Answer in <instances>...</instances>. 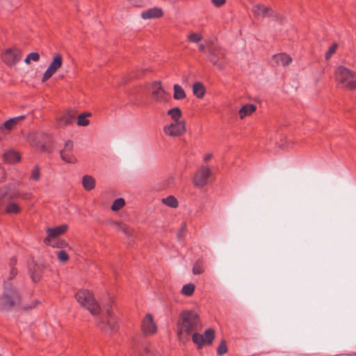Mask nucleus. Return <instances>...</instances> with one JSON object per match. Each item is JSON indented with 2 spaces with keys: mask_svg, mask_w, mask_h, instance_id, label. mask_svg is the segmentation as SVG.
<instances>
[{
  "mask_svg": "<svg viewBox=\"0 0 356 356\" xmlns=\"http://www.w3.org/2000/svg\"><path fill=\"white\" fill-rule=\"evenodd\" d=\"M204 335V340L206 344L210 345L212 343L215 338L214 330L209 328L205 330Z\"/></svg>",
  "mask_w": 356,
  "mask_h": 356,
  "instance_id": "nucleus-27",
  "label": "nucleus"
},
{
  "mask_svg": "<svg viewBox=\"0 0 356 356\" xmlns=\"http://www.w3.org/2000/svg\"><path fill=\"white\" fill-rule=\"evenodd\" d=\"M335 79L339 87L348 90H356L355 72L340 65L336 70Z\"/></svg>",
  "mask_w": 356,
  "mask_h": 356,
  "instance_id": "nucleus-3",
  "label": "nucleus"
},
{
  "mask_svg": "<svg viewBox=\"0 0 356 356\" xmlns=\"http://www.w3.org/2000/svg\"><path fill=\"white\" fill-rule=\"evenodd\" d=\"M24 116H18L15 118H13L7 121H6L3 124L0 125V133H4V130H7L10 131L13 127L22 119H24Z\"/></svg>",
  "mask_w": 356,
  "mask_h": 356,
  "instance_id": "nucleus-18",
  "label": "nucleus"
},
{
  "mask_svg": "<svg viewBox=\"0 0 356 356\" xmlns=\"http://www.w3.org/2000/svg\"><path fill=\"white\" fill-rule=\"evenodd\" d=\"M75 298L81 307L86 308L92 314L99 313L100 307L90 291L79 290L75 294Z\"/></svg>",
  "mask_w": 356,
  "mask_h": 356,
  "instance_id": "nucleus-4",
  "label": "nucleus"
},
{
  "mask_svg": "<svg viewBox=\"0 0 356 356\" xmlns=\"http://www.w3.org/2000/svg\"><path fill=\"white\" fill-rule=\"evenodd\" d=\"M151 98L154 103L164 104L168 102L171 97L165 92L160 81H154L151 85Z\"/></svg>",
  "mask_w": 356,
  "mask_h": 356,
  "instance_id": "nucleus-7",
  "label": "nucleus"
},
{
  "mask_svg": "<svg viewBox=\"0 0 356 356\" xmlns=\"http://www.w3.org/2000/svg\"><path fill=\"white\" fill-rule=\"evenodd\" d=\"M22 303L20 292L15 288H6L0 296V309L11 312L18 309Z\"/></svg>",
  "mask_w": 356,
  "mask_h": 356,
  "instance_id": "nucleus-2",
  "label": "nucleus"
},
{
  "mask_svg": "<svg viewBox=\"0 0 356 356\" xmlns=\"http://www.w3.org/2000/svg\"><path fill=\"white\" fill-rule=\"evenodd\" d=\"M186 224L184 223L177 233V237L179 238V239H181L183 238L184 234L186 232Z\"/></svg>",
  "mask_w": 356,
  "mask_h": 356,
  "instance_id": "nucleus-44",
  "label": "nucleus"
},
{
  "mask_svg": "<svg viewBox=\"0 0 356 356\" xmlns=\"http://www.w3.org/2000/svg\"><path fill=\"white\" fill-rule=\"evenodd\" d=\"M227 352V347L226 341L225 340H222L217 348V353L219 355H222L225 354Z\"/></svg>",
  "mask_w": 356,
  "mask_h": 356,
  "instance_id": "nucleus-39",
  "label": "nucleus"
},
{
  "mask_svg": "<svg viewBox=\"0 0 356 356\" xmlns=\"http://www.w3.org/2000/svg\"><path fill=\"white\" fill-rule=\"evenodd\" d=\"M193 92L196 97L199 99L202 98L205 94V88L204 85L200 82L194 83L193 85Z\"/></svg>",
  "mask_w": 356,
  "mask_h": 356,
  "instance_id": "nucleus-23",
  "label": "nucleus"
},
{
  "mask_svg": "<svg viewBox=\"0 0 356 356\" xmlns=\"http://www.w3.org/2000/svg\"><path fill=\"white\" fill-rule=\"evenodd\" d=\"M28 56L29 58H30L31 60H32L35 62L38 61L40 59V54L37 52L30 53L29 54H28Z\"/></svg>",
  "mask_w": 356,
  "mask_h": 356,
  "instance_id": "nucleus-43",
  "label": "nucleus"
},
{
  "mask_svg": "<svg viewBox=\"0 0 356 356\" xmlns=\"http://www.w3.org/2000/svg\"><path fill=\"white\" fill-rule=\"evenodd\" d=\"M213 157V154L211 153H208L204 157V161L207 162L208 161H209L211 158Z\"/></svg>",
  "mask_w": 356,
  "mask_h": 356,
  "instance_id": "nucleus-48",
  "label": "nucleus"
},
{
  "mask_svg": "<svg viewBox=\"0 0 356 356\" xmlns=\"http://www.w3.org/2000/svg\"><path fill=\"white\" fill-rule=\"evenodd\" d=\"M31 179L38 181L40 179V169L38 166H35L33 169L32 170L31 175Z\"/></svg>",
  "mask_w": 356,
  "mask_h": 356,
  "instance_id": "nucleus-41",
  "label": "nucleus"
},
{
  "mask_svg": "<svg viewBox=\"0 0 356 356\" xmlns=\"http://www.w3.org/2000/svg\"><path fill=\"white\" fill-rule=\"evenodd\" d=\"M256 110V106L253 104H246L242 106L239 110L238 114L241 119L252 114Z\"/></svg>",
  "mask_w": 356,
  "mask_h": 356,
  "instance_id": "nucleus-21",
  "label": "nucleus"
},
{
  "mask_svg": "<svg viewBox=\"0 0 356 356\" xmlns=\"http://www.w3.org/2000/svg\"><path fill=\"white\" fill-rule=\"evenodd\" d=\"M211 174L210 168L207 166L201 167L195 174L193 184L195 186L202 188L207 184V180Z\"/></svg>",
  "mask_w": 356,
  "mask_h": 356,
  "instance_id": "nucleus-10",
  "label": "nucleus"
},
{
  "mask_svg": "<svg viewBox=\"0 0 356 356\" xmlns=\"http://www.w3.org/2000/svg\"><path fill=\"white\" fill-rule=\"evenodd\" d=\"M273 59L277 65L286 66L292 62L291 57L284 53L274 55Z\"/></svg>",
  "mask_w": 356,
  "mask_h": 356,
  "instance_id": "nucleus-17",
  "label": "nucleus"
},
{
  "mask_svg": "<svg viewBox=\"0 0 356 356\" xmlns=\"http://www.w3.org/2000/svg\"><path fill=\"white\" fill-rule=\"evenodd\" d=\"M211 1L216 7H220L225 3V0H211Z\"/></svg>",
  "mask_w": 356,
  "mask_h": 356,
  "instance_id": "nucleus-46",
  "label": "nucleus"
},
{
  "mask_svg": "<svg viewBox=\"0 0 356 356\" xmlns=\"http://www.w3.org/2000/svg\"><path fill=\"white\" fill-rule=\"evenodd\" d=\"M226 53L221 47L212 44L208 49V59L219 70H224L227 64L225 58Z\"/></svg>",
  "mask_w": 356,
  "mask_h": 356,
  "instance_id": "nucleus-5",
  "label": "nucleus"
},
{
  "mask_svg": "<svg viewBox=\"0 0 356 356\" xmlns=\"http://www.w3.org/2000/svg\"><path fill=\"white\" fill-rule=\"evenodd\" d=\"M57 257L60 262H66L69 259L68 254L65 250H59L57 252Z\"/></svg>",
  "mask_w": 356,
  "mask_h": 356,
  "instance_id": "nucleus-40",
  "label": "nucleus"
},
{
  "mask_svg": "<svg viewBox=\"0 0 356 356\" xmlns=\"http://www.w3.org/2000/svg\"><path fill=\"white\" fill-rule=\"evenodd\" d=\"M195 285L192 283H189L183 286L181 289V293L186 296H191L195 291Z\"/></svg>",
  "mask_w": 356,
  "mask_h": 356,
  "instance_id": "nucleus-31",
  "label": "nucleus"
},
{
  "mask_svg": "<svg viewBox=\"0 0 356 356\" xmlns=\"http://www.w3.org/2000/svg\"><path fill=\"white\" fill-rule=\"evenodd\" d=\"M67 230V225H61L53 228H48L47 229V236L44 240V243L49 245L52 238L63 234Z\"/></svg>",
  "mask_w": 356,
  "mask_h": 356,
  "instance_id": "nucleus-14",
  "label": "nucleus"
},
{
  "mask_svg": "<svg viewBox=\"0 0 356 356\" xmlns=\"http://www.w3.org/2000/svg\"><path fill=\"white\" fill-rule=\"evenodd\" d=\"M204 271L203 262L202 260L198 259L193 267V273L194 275H200Z\"/></svg>",
  "mask_w": 356,
  "mask_h": 356,
  "instance_id": "nucleus-34",
  "label": "nucleus"
},
{
  "mask_svg": "<svg viewBox=\"0 0 356 356\" xmlns=\"http://www.w3.org/2000/svg\"><path fill=\"white\" fill-rule=\"evenodd\" d=\"M187 39L190 42L197 43L202 40V36L200 33H191L187 36Z\"/></svg>",
  "mask_w": 356,
  "mask_h": 356,
  "instance_id": "nucleus-36",
  "label": "nucleus"
},
{
  "mask_svg": "<svg viewBox=\"0 0 356 356\" xmlns=\"http://www.w3.org/2000/svg\"><path fill=\"white\" fill-rule=\"evenodd\" d=\"M138 356H161L160 353L151 347H145Z\"/></svg>",
  "mask_w": 356,
  "mask_h": 356,
  "instance_id": "nucleus-32",
  "label": "nucleus"
},
{
  "mask_svg": "<svg viewBox=\"0 0 356 356\" xmlns=\"http://www.w3.org/2000/svg\"><path fill=\"white\" fill-rule=\"evenodd\" d=\"M38 304H39L38 300L31 301L30 303H28L26 305H21V306L18 308V309L20 311L24 312H28L31 311V309H33V308H35Z\"/></svg>",
  "mask_w": 356,
  "mask_h": 356,
  "instance_id": "nucleus-35",
  "label": "nucleus"
},
{
  "mask_svg": "<svg viewBox=\"0 0 356 356\" xmlns=\"http://www.w3.org/2000/svg\"><path fill=\"white\" fill-rule=\"evenodd\" d=\"M141 330L146 336L153 335L157 331V325L151 314H147L141 323Z\"/></svg>",
  "mask_w": 356,
  "mask_h": 356,
  "instance_id": "nucleus-11",
  "label": "nucleus"
},
{
  "mask_svg": "<svg viewBox=\"0 0 356 356\" xmlns=\"http://www.w3.org/2000/svg\"><path fill=\"white\" fill-rule=\"evenodd\" d=\"M4 159L9 163H15L20 160L19 154L15 151H8L4 154Z\"/></svg>",
  "mask_w": 356,
  "mask_h": 356,
  "instance_id": "nucleus-24",
  "label": "nucleus"
},
{
  "mask_svg": "<svg viewBox=\"0 0 356 356\" xmlns=\"http://www.w3.org/2000/svg\"><path fill=\"white\" fill-rule=\"evenodd\" d=\"M82 185L85 190L91 191L95 187V179L90 175H84L82 179Z\"/></svg>",
  "mask_w": 356,
  "mask_h": 356,
  "instance_id": "nucleus-22",
  "label": "nucleus"
},
{
  "mask_svg": "<svg viewBox=\"0 0 356 356\" xmlns=\"http://www.w3.org/2000/svg\"><path fill=\"white\" fill-rule=\"evenodd\" d=\"M16 263H17V259L15 257H12L10 259V268H11L12 266H15L16 265Z\"/></svg>",
  "mask_w": 356,
  "mask_h": 356,
  "instance_id": "nucleus-47",
  "label": "nucleus"
},
{
  "mask_svg": "<svg viewBox=\"0 0 356 356\" xmlns=\"http://www.w3.org/2000/svg\"><path fill=\"white\" fill-rule=\"evenodd\" d=\"M163 13L161 8H149L141 13V17L144 19L160 18L163 16Z\"/></svg>",
  "mask_w": 356,
  "mask_h": 356,
  "instance_id": "nucleus-16",
  "label": "nucleus"
},
{
  "mask_svg": "<svg viewBox=\"0 0 356 356\" xmlns=\"http://www.w3.org/2000/svg\"><path fill=\"white\" fill-rule=\"evenodd\" d=\"M34 268H35V269L33 270L30 269L31 276L33 281L34 282H37L40 280V278L41 277V273L40 270H38L39 267L38 266H35Z\"/></svg>",
  "mask_w": 356,
  "mask_h": 356,
  "instance_id": "nucleus-38",
  "label": "nucleus"
},
{
  "mask_svg": "<svg viewBox=\"0 0 356 356\" xmlns=\"http://www.w3.org/2000/svg\"><path fill=\"white\" fill-rule=\"evenodd\" d=\"M168 115L170 116V118H172V120H174V122H180L179 119L182 115V113L179 108L175 107L172 109H170L168 111Z\"/></svg>",
  "mask_w": 356,
  "mask_h": 356,
  "instance_id": "nucleus-26",
  "label": "nucleus"
},
{
  "mask_svg": "<svg viewBox=\"0 0 356 356\" xmlns=\"http://www.w3.org/2000/svg\"><path fill=\"white\" fill-rule=\"evenodd\" d=\"M4 63L9 66H12L17 63L21 58V53L17 49H7L2 56Z\"/></svg>",
  "mask_w": 356,
  "mask_h": 356,
  "instance_id": "nucleus-13",
  "label": "nucleus"
},
{
  "mask_svg": "<svg viewBox=\"0 0 356 356\" xmlns=\"http://www.w3.org/2000/svg\"><path fill=\"white\" fill-rule=\"evenodd\" d=\"M73 146V142L69 140L65 142L63 149L60 152L61 159L69 163L76 162V159L72 153Z\"/></svg>",
  "mask_w": 356,
  "mask_h": 356,
  "instance_id": "nucleus-12",
  "label": "nucleus"
},
{
  "mask_svg": "<svg viewBox=\"0 0 356 356\" xmlns=\"http://www.w3.org/2000/svg\"><path fill=\"white\" fill-rule=\"evenodd\" d=\"M192 340L198 346V347H202L204 345H206L204 340V335L202 334L197 333L194 332L192 334Z\"/></svg>",
  "mask_w": 356,
  "mask_h": 356,
  "instance_id": "nucleus-29",
  "label": "nucleus"
},
{
  "mask_svg": "<svg viewBox=\"0 0 356 356\" xmlns=\"http://www.w3.org/2000/svg\"><path fill=\"white\" fill-rule=\"evenodd\" d=\"M252 10L256 16H261L262 17L272 16L273 15V11L270 8L261 4L254 6Z\"/></svg>",
  "mask_w": 356,
  "mask_h": 356,
  "instance_id": "nucleus-15",
  "label": "nucleus"
},
{
  "mask_svg": "<svg viewBox=\"0 0 356 356\" xmlns=\"http://www.w3.org/2000/svg\"><path fill=\"white\" fill-rule=\"evenodd\" d=\"M173 97L175 99L181 100L186 98V93L184 89L179 84H175L173 86Z\"/></svg>",
  "mask_w": 356,
  "mask_h": 356,
  "instance_id": "nucleus-25",
  "label": "nucleus"
},
{
  "mask_svg": "<svg viewBox=\"0 0 356 356\" xmlns=\"http://www.w3.org/2000/svg\"><path fill=\"white\" fill-rule=\"evenodd\" d=\"M199 50H200V51L204 52V50H205V46H204V44H201L199 46Z\"/></svg>",
  "mask_w": 356,
  "mask_h": 356,
  "instance_id": "nucleus-49",
  "label": "nucleus"
},
{
  "mask_svg": "<svg viewBox=\"0 0 356 356\" xmlns=\"http://www.w3.org/2000/svg\"><path fill=\"white\" fill-rule=\"evenodd\" d=\"M75 118V114L72 112H68L63 115L57 120L58 126L63 127L73 123Z\"/></svg>",
  "mask_w": 356,
  "mask_h": 356,
  "instance_id": "nucleus-19",
  "label": "nucleus"
},
{
  "mask_svg": "<svg viewBox=\"0 0 356 356\" xmlns=\"http://www.w3.org/2000/svg\"><path fill=\"white\" fill-rule=\"evenodd\" d=\"M125 205V201L123 198L120 197L115 200L111 205V209L114 211H119Z\"/></svg>",
  "mask_w": 356,
  "mask_h": 356,
  "instance_id": "nucleus-33",
  "label": "nucleus"
},
{
  "mask_svg": "<svg viewBox=\"0 0 356 356\" xmlns=\"http://www.w3.org/2000/svg\"><path fill=\"white\" fill-rule=\"evenodd\" d=\"M63 65V57L60 54H56L49 65L47 70L44 72L42 81L45 82L49 79Z\"/></svg>",
  "mask_w": 356,
  "mask_h": 356,
  "instance_id": "nucleus-8",
  "label": "nucleus"
},
{
  "mask_svg": "<svg viewBox=\"0 0 356 356\" xmlns=\"http://www.w3.org/2000/svg\"><path fill=\"white\" fill-rule=\"evenodd\" d=\"M337 48V44H332L328 49V51L325 54V59L328 60L336 52Z\"/></svg>",
  "mask_w": 356,
  "mask_h": 356,
  "instance_id": "nucleus-42",
  "label": "nucleus"
},
{
  "mask_svg": "<svg viewBox=\"0 0 356 356\" xmlns=\"http://www.w3.org/2000/svg\"><path fill=\"white\" fill-rule=\"evenodd\" d=\"M17 269L15 267L12 266L10 270L9 279L11 280L14 278L17 275Z\"/></svg>",
  "mask_w": 356,
  "mask_h": 356,
  "instance_id": "nucleus-45",
  "label": "nucleus"
},
{
  "mask_svg": "<svg viewBox=\"0 0 356 356\" xmlns=\"http://www.w3.org/2000/svg\"><path fill=\"white\" fill-rule=\"evenodd\" d=\"M6 211L8 213H17L20 211V208L15 203H10L8 204Z\"/></svg>",
  "mask_w": 356,
  "mask_h": 356,
  "instance_id": "nucleus-37",
  "label": "nucleus"
},
{
  "mask_svg": "<svg viewBox=\"0 0 356 356\" xmlns=\"http://www.w3.org/2000/svg\"><path fill=\"white\" fill-rule=\"evenodd\" d=\"M162 202L171 208H177L179 205L178 200L172 195L163 198Z\"/></svg>",
  "mask_w": 356,
  "mask_h": 356,
  "instance_id": "nucleus-28",
  "label": "nucleus"
},
{
  "mask_svg": "<svg viewBox=\"0 0 356 356\" xmlns=\"http://www.w3.org/2000/svg\"><path fill=\"white\" fill-rule=\"evenodd\" d=\"M91 115L90 113H84L78 116L77 118V124L79 126L85 127L89 124L90 121L87 119V117Z\"/></svg>",
  "mask_w": 356,
  "mask_h": 356,
  "instance_id": "nucleus-30",
  "label": "nucleus"
},
{
  "mask_svg": "<svg viewBox=\"0 0 356 356\" xmlns=\"http://www.w3.org/2000/svg\"><path fill=\"white\" fill-rule=\"evenodd\" d=\"M164 133L170 136L176 137L184 134L186 132V123L182 122H174L163 127Z\"/></svg>",
  "mask_w": 356,
  "mask_h": 356,
  "instance_id": "nucleus-9",
  "label": "nucleus"
},
{
  "mask_svg": "<svg viewBox=\"0 0 356 356\" xmlns=\"http://www.w3.org/2000/svg\"><path fill=\"white\" fill-rule=\"evenodd\" d=\"M26 64H30L31 60L29 58V56L27 55L26 58L24 60Z\"/></svg>",
  "mask_w": 356,
  "mask_h": 356,
  "instance_id": "nucleus-50",
  "label": "nucleus"
},
{
  "mask_svg": "<svg viewBox=\"0 0 356 356\" xmlns=\"http://www.w3.org/2000/svg\"><path fill=\"white\" fill-rule=\"evenodd\" d=\"M112 303L113 300H109V304L106 307V316L102 320L101 325H99L101 329L108 332H116L118 329L117 318L112 312Z\"/></svg>",
  "mask_w": 356,
  "mask_h": 356,
  "instance_id": "nucleus-6",
  "label": "nucleus"
},
{
  "mask_svg": "<svg viewBox=\"0 0 356 356\" xmlns=\"http://www.w3.org/2000/svg\"><path fill=\"white\" fill-rule=\"evenodd\" d=\"M198 314L193 310H183L177 321V336L181 341H187L191 334L200 327Z\"/></svg>",
  "mask_w": 356,
  "mask_h": 356,
  "instance_id": "nucleus-1",
  "label": "nucleus"
},
{
  "mask_svg": "<svg viewBox=\"0 0 356 356\" xmlns=\"http://www.w3.org/2000/svg\"><path fill=\"white\" fill-rule=\"evenodd\" d=\"M108 223L115 230L123 232L127 235H129L132 232L131 229L124 223L113 220H111Z\"/></svg>",
  "mask_w": 356,
  "mask_h": 356,
  "instance_id": "nucleus-20",
  "label": "nucleus"
}]
</instances>
